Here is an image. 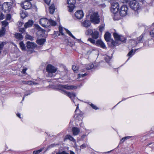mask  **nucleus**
I'll return each instance as SVG.
<instances>
[{
	"mask_svg": "<svg viewBox=\"0 0 154 154\" xmlns=\"http://www.w3.org/2000/svg\"><path fill=\"white\" fill-rule=\"evenodd\" d=\"M90 21L94 24H97L100 22V18L97 12H94L90 15Z\"/></svg>",
	"mask_w": 154,
	"mask_h": 154,
	"instance_id": "nucleus-1",
	"label": "nucleus"
},
{
	"mask_svg": "<svg viewBox=\"0 0 154 154\" xmlns=\"http://www.w3.org/2000/svg\"><path fill=\"white\" fill-rule=\"evenodd\" d=\"M57 69L52 65L49 64L47 65L46 67V70L48 72V76L51 77L53 76V73L56 72Z\"/></svg>",
	"mask_w": 154,
	"mask_h": 154,
	"instance_id": "nucleus-2",
	"label": "nucleus"
},
{
	"mask_svg": "<svg viewBox=\"0 0 154 154\" xmlns=\"http://www.w3.org/2000/svg\"><path fill=\"white\" fill-rule=\"evenodd\" d=\"M129 6L130 8L135 11H137L140 9L139 3L135 0L130 2Z\"/></svg>",
	"mask_w": 154,
	"mask_h": 154,
	"instance_id": "nucleus-3",
	"label": "nucleus"
},
{
	"mask_svg": "<svg viewBox=\"0 0 154 154\" xmlns=\"http://www.w3.org/2000/svg\"><path fill=\"white\" fill-rule=\"evenodd\" d=\"M37 46V45L35 43L32 42H27L26 47L27 48L31 49L28 50V52L29 53H31L34 51L33 49L35 48Z\"/></svg>",
	"mask_w": 154,
	"mask_h": 154,
	"instance_id": "nucleus-4",
	"label": "nucleus"
},
{
	"mask_svg": "<svg viewBox=\"0 0 154 154\" xmlns=\"http://www.w3.org/2000/svg\"><path fill=\"white\" fill-rule=\"evenodd\" d=\"M128 11V8L127 6L125 5H123L119 10L120 14L121 16H125L127 14Z\"/></svg>",
	"mask_w": 154,
	"mask_h": 154,
	"instance_id": "nucleus-5",
	"label": "nucleus"
},
{
	"mask_svg": "<svg viewBox=\"0 0 154 154\" xmlns=\"http://www.w3.org/2000/svg\"><path fill=\"white\" fill-rule=\"evenodd\" d=\"M58 87L62 91L63 90L62 89L65 88L67 90H73L77 88V87L76 86H74L73 85H59Z\"/></svg>",
	"mask_w": 154,
	"mask_h": 154,
	"instance_id": "nucleus-6",
	"label": "nucleus"
},
{
	"mask_svg": "<svg viewBox=\"0 0 154 154\" xmlns=\"http://www.w3.org/2000/svg\"><path fill=\"white\" fill-rule=\"evenodd\" d=\"M119 5L117 2H114L112 4L111 7V11L114 14H116L119 11Z\"/></svg>",
	"mask_w": 154,
	"mask_h": 154,
	"instance_id": "nucleus-7",
	"label": "nucleus"
},
{
	"mask_svg": "<svg viewBox=\"0 0 154 154\" xmlns=\"http://www.w3.org/2000/svg\"><path fill=\"white\" fill-rule=\"evenodd\" d=\"M75 0H67V3L69 5L68 7L69 8V11L72 12L75 6L74 4L75 3Z\"/></svg>",
	"mask_w": 154,
	"mask_h": 154,
	"instance_id": "nucleus-8",
	"label": "nucleus"
},
{
	"mask_svg": "<svg viewBox=\"0 0 154 154\" xmlns=\"http://www.w3.org/2000/svg\"><path fill=\"white\" fill-rule=\"evenodd\" d=\"M49 20L46 18H41L39 20L40 24L43 27H47L49 26Z\"/></svg>",
	"mask_w": 154,
	"mask_h": 154,
	"instance_id": "nucleus-9",
	"label": "nucleus"
},
{
	"mask_svg": "<svg viewBox=\"0 0 154 154\" xmlns=\"http://www.w3.org/2000/svg\"><path fill=\"white\" fill-rule=\"evenodd\" d=\"M91 21L86 19L81 22V26L82 27H85L86 28L90 27L91 25Z\"/></svg>",
	"mask_w": 154,
	"mask_h": 154,
	"instance_id": "nucleus-10",
	"label": "nucleus"
},
{
	"mask_svg": "<svg viewBox=\"0 0 154 154\" xmlns=\"http://www.w3.org/2000/svg\"><path fill=\"white\" fill-rule=\"evenodd\" d=\"M21 6L25 9H28L31 7V4L29 2L26 1L23 2V4L21 5Z\"/></svg>",
	"mask_w": 154,
	"mask_h": 154,
	"instance_id": "nucleus-11",
	"label": "nucleus"
},
{
	"mask_svg": "<svg viewBox=\"0 0 154 154\" xmlns=\"http://www.w3.org/2000/svg\"><path fill=\"white\" fill-rule=\"evenodd\" d=\"M143 37V34H142L139 37L137 38L136 41L132 39L130 40V42L132 43H134L135 45H136L138 43L141 42Z\"/></svg>",
	"mask_w": 154,
	"mask_h": 154,
	"instance_id": "nucleus-12",
	"label": "nucleus"
},
{
	"mask_svg": "<svg viewBox=\"0 0 154 154\" xmlns=\"http://www.w3.org/2000/svg\"><path fill=\"white\" fill-rule=\"evenodd\" d=\"M61 93L65 94L66 95L72 100V98H75L76 97L75 94V93H72L64 90H62Z\"/></svg>",
	"mask_w": 154,
	"mask_h": 154,
	"instance_id": "nucleus-13",
	"label": "nucleus"
},
{
	"mask_svg": "<svg viewBox=\"0 0 154 154\" xmlns=\"http://www.w3.org/2000/svg\"><path fill=\"white\" fill-rule=\"evenodd\" d=\"M75 17L78 19H82L84 16V14L82 10H79L77 11L75 14Z\"/></svg>",
	"mask_w": 154,
	"mask_h": 154,
	"instance_id": "nucleus-14",
	"label": "nucleus"
},
{
	"mask_svg": "<svg viewBox=\"0 0 154 154\" xmlns=\"http://www.w3.org/2000/svg\"><path fill=\"white\" fill-rule=\"evenodd\" d=\"M79 104L77 105V106L75 111V112L76 114L77 115V117H80L82 118V117L83 114V113L82 112H81L79 109Z\"/></svg>",
	"mask_w": 154,
	"mask_h": 154,
	"instance_id": "nucleus-15",
	"label": "nucleus"
},
{
	"mask_svg": "<svg viewBox=\"0 0 154 154\" xmlns=\"http://www.w3.org/2000/svg\"><path fill=\"white\" fill-rule=\"evenodd\" d=\"M97 45L103 48H106V46L104 44L101 40H98L96 42Z\"/></svg>",
	"mask_w": 154,
	"mask_h": 154,
	"instance_id": "nucleus-16",
	"label": "nucleus"
},
{
	"mask_svg": "<svg viewBox=\"0 0 154 154\" xmlns=\"http://www.w3.org/2000/svg\"><path fill=\"white\" fill-rule=\"evenodd\" d=\"M34 23L33 21L32 20H29L24 25V27L25 28L31 27L32 26Z\"/></svg>",
	"mask_w": 154,
	"mask_h": 154,
	"instance_id": "nucleus-17",
	"label": "nucleus"
},
{
	"mask_svg": "<svg viewBox=\"0 0 154 154\" xmlns=\"http://www.w3.org/2000/svg\"><path fill=\"white\" fill-rule=\"evenodd\" d=\"M111 34H110L108 32H106L104 36V37L105 38V39L106 42H109L110 40V37H111Z\"/></svg>",
	"mask_w": 154,
	"mask_h": 154,
	"instance_id": "nucleus-18",
	"label": "nucleus"
},
{
	"mask_svg": "<svg viewBox=\"0 0 154 154\" xmlns=\"http://www.w3.org/2000/svg\"><path fill=\"white\" fill-rule=\"evenodd\" d=\"M45 42V39L44 38L39 39L37 40L36 43L39 45H43Z\"/></svg>",
	"mask_w": 154,
	"mask_h": 154,
	"instance_id": "nucleus-19",
	"label": "nucleus"
},
{
	"mask_svg": "<svg viewBox=\"0 0 154 154\" xmlns=\"http://www.w3.org/2000/svg\"><path fill=\"white\" fill-rule=\"evenodd\" d=\"M15 37L17 39L19 40H21L23 38V36L21 34L18 33H16L15 34Z\"/></svg>",
	"mask_w": 154,
	"mask_h": 154,
	"instance_id": "nucleus-20",
	"label": "nucleus"
},
{
	"mask_svg": "<svg viewBox=\"0 0 154 154\" xmlns=\"http://www.w3.org/2000/svg\"><path fill=\"white\" fill-rule=\"evenodd\" d=\"M92 38L95 39H97L98 37L99 32L97 31L93 32L91 35Z\"/></svg>",
	"mask_w": 154,
	"mask_h": 154,
	"instance_id": "nucleus-21",
	"label": "nucleus"
},
{
	"mask_svg": "<svg viewBox=\"0 0 154 154\" xmlns=\"http://www.w3.org/2000/svg\"><path fill=\"white\" fill-rule=\"evenodd\" d=\"M55 10V6L54 4H52L49 8V11L51 14H53Z\"/></svg>",
	"mask_w": 154,
	"mask_h": 154,
	"instance_id": "nucleus-22",
	"label": "nucleus"
},
{
	"mask_svg": "<svg viewBox=\"0 0 154 154\" xmlns=\"http://www.w3.org/2000/svg\"><path fill=\"white\" fill-rule=\"evenodd\" d=\"M79 131H80L78 128L76 127H73L72 128V132L74 135H77L79 132Z\"/></svg>",
	"mask_w": 154,
	"mask_h": 154,
	"instance_id": "nucleus-23",
	"label": "nucleus"
},
{
	"mask_svg": "<svg viewBox=\"0 0 154 154\" xmlns=\"http://www.w3.org/2000/svg\"><path fill=\"white\" fill-rule=\"evenodd\" d=\"M2 8L3 9H5V10L7 11H9L10 8L7 3H4L2 5Z\"/></svg>",
	"mask_w": 154,
	"mask_h": 154,
	"instance_id": "nucleus-24",
	"label": "nucleus"
},
{
	"mask_svg": "<svg viewBox=\"0 0 154 154\" xmlns=\"http://www.w3.org/2000/svg\"><path fill=\"white\" fill-rule=\"evenodd\" d=\"M49 26L50 25H51L52 26H55L56 24L57 23L55 21L51 19H50L49 20Z\"/></svg>",
	"mask_w": 154,
	"mask_h": 154,
	"instance_id": "nucleus-25",
	"label": "nucleus"
},
{
	"mask_svg": "<svg viewBox=\"0 0 154 154\" xmlns=\"http://www.w3.org/2000/svg\"><path fill=\"white\" fill-rule=\"evenodd\" d=\"M113 36L115 38V39L117 41H119V39L121 35H119L116 32H114L113 33Z\"/></svg>",
	"mask_w": 154,
	"mask_h": 154,
	"instance_id": "nucleus-26",
	"label": "nucleus"
},
{
	"mask_svg": "<svg viewBox=\"0 0 154 154\" xmlns=\"http://www.w3.org/2000/svg\"><path fill=\"white\" fill-rule=\"evenodd\" d=\"M65 138L66 139H69L73 142L75 141V140L72 136L69 135H66Z\"/></svg>",
	"mask_w": 154,
	"mask_h": 154,
	"instance_id": "nucleus-27",
	"label": "nucleus"
},
{
	"mask_svg": "<svg viewBox=\"0 0 154 154\" xmlns=\"http://www.w3.org/2000/svg\"><path fill=\"white\" fill-rule=\"evenodd\" d=\"M21 49L23 51L26 50V46L23 41L19 43Z\"/></svg>",
	"mask_w": 154,
	"mask_h": 154,
	"instance_id": "nucleus-28",
	"label": "nucleus"
},
{
	"mask_svg": "<svg viewBox=\"0 0 154 154\" xmlns=\"http://www.w3.org/2000/svg\"><path fill=\"white\" fill-rule=\"evenodd\" d=\"M94 67V65L92 63H89L86 65V68L87 70H90Z\"/></svg>",
	"mask_w": 154,
	"mask_h": 154,
	"instance_id": "nucleus-29",
	"label": "nucleus"
},
{
	"mask_svg": "<svg viewBox=\"0 0 154 154\" xmlns=\"http://www.w3.org/2000/svg\"><path fill=\"white\" fill-rule=\"evenodd\" d=\"M5 28L2 27V29L0 30V37L3 36L5 34Z\"/></svg>",
	"mask_w": 154,
	"mask_h": 154,
	"instance_id": "nucleus-30",
	"label": "nucleus"
},
{
	"mask_svg": "<svg viewBox=\"0 0 154 154\" xmlns=\"http://www.w3.org/2000/svg\"><path fill=\"white\" fill-rule=\"evenodd\" d=\"M93 32L92 30L91 29H88L86 30L85 34L87 35H92Z\"/></svg>",
	"mask_w": 154,
	"mask_h": 154,
	"instance_id": "nucleus-31",
	"label": "nucleus"
},
{
	"mask_svg": "<svg viewBox=\"0 0 154 154\" xmlns=\"http://www.w3.org/2000/svg\"><path fill=\"white\" fill-rule=\"evenodd\" d=\"M26 39H27L30 40L31 41L33 40V38L32 36L29 35L28 34L26 33L25 36Z\"/></svg>",
	"mask_w": 154,
	"mask_h": 154,
	"instance_id": "nucleus-32",
	"label": "nucleus"
},
{
	"mask_svg": "<svg viewBox=\"0 0 154 154\" xmlns=\"http://www.w3.org/2000/svg\"><path fill=\"white\" fill-rule=\"evenodd\" d=\"M67 33L69 34V35L72 38L74 39H75V38L72 34L71 33L70 31L68 30L67 29H65Z\"/></svg>",
	"mask_w": 154,
	"mask_h": 154,
	"instance_id": "nucleus-33",
	"label": "nucleus"
},
{
	"mask_svg": "<svg viewBox=\"0 0 154 154\" xmlns=\"http://www.w3.org/2000/svg\"><path fill=\"white\" fill-rule=\"evenodd\" d=\"M2 27H6L8 24V23L6 21H4L2 22Z\"/></svg>",
	"mask_w": 154,
	"mask_h": 154,
	"instance_id": "nucleus-34",
	"label": "nucleus"
},
{
	"mask_svg": "<svg viewBox=\"0 0 154 154\" xmlns=\"http://www.w3.org/2000/svg\"><path fill=\"white\" fill-rule=\"evenodd\" d=\"M36 28L37 29H38L39 31H41L42 33L45 32V30L42 29L39 26L37 25L36 26Z\"/></svg>",
	"mask_w": 154,
	"mask_h": 154,
	"instance_id": "nucleus-35",
	"label": "nucleus"
},
{
	"mask_svg": "<svg viewBox=\"0 0 154 154\" xmlns=\"http://www.w3.org/2000/svg\"><path fill=\"white\" fill-rule=\"evenodd\" d=\"M72 69L75 72H77L78 69V67L75 65H73Z\"/></svg>",
	"mask_w": 154,
	"mask_h": 154,
	"instance_id": "nucleus-36",
	"label": "nucleus"
},
{
	"mask_svg": "<svg viewBox=\"0 0 154 154\" xmlns=\"http://www.w3.org/2000/svg\"><path fill=\"white\" fill-rule=\"evenodd\" d=\"M38 84L37 83L34 82L32 81H29L27 82V85H37Z\"/></svg>",
	"mask_w": 154,
	"mask_h": 154,
	"instance_id": "nucleus-37",
	"label": "nucleus"
},
{
	"mask_svg": "<svg viewBox=\"0 0 154 154\" xmlns=\"http://www.w3.org/2000/svg\"><path fill=\"white\" fill-rule=\"evenodd\" d=\"M104 59L107 63H108L111 59L110 57L107 56L104 57Z\"/></svg>",
	"mask_w": 154,
	"mask_h": 154,
	"instance_id": "nucleus-38",
	"label": "nucleus"
},
{
	"mask_svg": "<svg viewBox=\"0 0 154 154\" xmlns=\"http://www.w3.org/2000/svg\"><path fill=\"white\" fill-rule=\"evenodd\" d=\"M88 41L90 42L91 43L94 44H95V40L91 38H89L88 39Z\"/></svg>",
	"mask_w": 154,
	"mask_h": 154,
	"instance_id": "nucleus-39",
	"label": "nucleus"
},
{
	"mask_svg": "<svg viewBox=\"0 0 154 154\" xmlns=\"http://www.w3.org/2000/svg\"><path fill=\"white\" fill-rule=\"evenodd\" d=\"M32 92L30 91H27V92L24 94L22 100L23 101L24 100L25 97L30 94Z\"/></svg>",
	"mask_w": 154,
	"mask_h": 154,
	"instance_id": "nucleus-40",
	"label": "nucleus"
},
{
	"mask_svg": "<svg viewBox=\"0 0 154 154\" xmlns=\"http://www.w3.org/2000/svg\"><path fill=\"white\" fill-rule=\"evenodd\" d=\"M104 25L103 24H101L99 26V31L100 32H102L104 28Z\"/></svg>",
	"mask_w": 154,
	"mask_h": 154,
	"instance_id": "nucleus-41",
	"label": "nucleus"
},
{
	"mask_svg": "<svg viewBox=\"0 0 154 154\" xmlns=\"http://www.w3.org/2000/svg\"><path fill=\"white\" fill-rule=\"evenodd\" d=\"M5 44V42H0V54L1 53V51L2 49Z\"/></svg>",
	"mask_w": 154,
	"mask_h": 154,
	"instance_id": "nucleus-42",
	"label": "nucleus"
},
{
	"mask_svg": "<svg viewBox=\"0 0 154 154\" xmlns=\"http://www.w3.org/2000/svg\"><path fill=\"white\" fill-rule=\"evenodd\" d=\"M125 40V38L123 36L121 35L120 37L119 41H120L122 42H124Z\"/></svg>",
	"mask_w": 154,
	"mask_h": 154,
	"instance_id": "nucleus-43",
	"label": "nucleus"
},
{
	"mask_svg": "<svg viewBox=\"0 0 154 154\" xmlns=\"http://www.w3.org/2000/svg\"><path fill=\"white\" fill-rule=\"evenodd\" d=\"M111 44L113 46H116L118 45V43L116 41H114L113 40H111Z\"/></svg>",
	"mask_w": 154,
	"mask_h": 154,
	"instance_id": "nucleus-44",
	"label": "nucleus"
},
{
	"mask_svg": "<svg viewBox=\"0 0 154 154\" xmlns=\"http://www.w3.org/2000/svg\"><path fill=\"white\" fill-rule=\"evenodd\" d=\"M59 32L61 33V34L63 35H64V33L63 32V30L62 28L59 26Z\"/></svg>",
	"mask_w": 154,
	"mask_h": 154,
	"instance_id": "nucleus-45",
	"label": "nucleus"
},
{
	"mask_svg": "<svg viewBox=\"0 0 154 154\" xmlns=\"http://www.w3.org/2000/svg\"><path fill=\"white\" fill-rule=\"evenodd\" d=\"M57 145V144H55V143L52 144L47 147V149L54 147Z\"/></svg>",
	"mask_w": 154,
	"mask_h": 154,
	"instance_id": "nucleus-46",
	"label": "nucleus"
},
{
	"mask_svg": "<svg viewBox=\"0 0 154 154\" xmlns=\"http://www.w3.org/2000/svg\"><path fill=\"white\" fill-rule=\"evenodd\" d=\"M150 35L151 36L154 37V28L150 31Z\"/></svg>",
	"mask_w": 154,
	"mask_h": 154,
	"instance_id": "nucleus-47",
	"label": "nucleus"
},
{
	"mask_svg": "<svg viewBox=\"0 0 154 154\" xmlns=\"http://www.w3.org/2000/svg\"><path fill=\"white\" fill-rule=\"evenodd\" d=\"M11 18V15L9 14H8L6 16V19L7 20H10Z\"/></svg>",
	"mask_w": 154,
	"mask_h": 154,
	"instance_id": "nucleus-48",
	"label": "nucleus"
},
{
	"mask_svg": "<svg viewBox=\"0 0 154 154\" xmlns=\"http://www.w3.org/2000/svg\"><path fill=\"white\" fill-rule=\"evenodd\" d=\"M133 50H131L128 54V56H130V57L133 54Z\"/></svg>",
	"mask_w": 154,
	"mask_h": 154,
	"instance_id": "nucleus-49",
	"label": "nucleus"
},
{
	"mask_svg": "<svg viewBox=\"0 0 154 154\" xmlns=\"http://www.w3.org/2000/svg\"><path fill=\"white\" fill-rule=\"evenodd\" d=\"M131 137H130V136H127V137H125L122 138V140H121V141L123 142V141H124L125 140H126L130 138H131Z\"/></svg>",
	"mask_w": 154,
	"mask_h": 154,
	"instance_id": "nucleus-50",
	"label": "nucleus"
},
{
	"mask_svg": "<svg viewBox=\"0 0 154 154\" xmlns=\"http://www.w3.org/2000/svg\"><path fill=\"white\" fill-rule=\"evenodd\" d=\"M87 74L86 73H85L84 74H78V78H79L80 77H84Z\"/></svg>",
	"mask_w": 154,
	"mask_h": 154,
	"instance_id": "nucleus-51",
	"label": "nucleus"
},
{
	"mask_svg": "<svg viewBox=\"0 0 154 154\" xmlns=\"http://www.w3.org/2000/svg\"><path fill=\"white\" fill-rule=\"evenodd\" d=\"M94 109L96 110L98 109V108L95 105L93 104L90 105Z\"/></svg>",
	"mask_w": 154,
	"mask_h": 154,
	"instance_id": "nucleus-52",
	"label": "nucleus"
},
{
	"mask_svg": "<svg viewBox=\"0 0 154 154\" xmlns=\"http://www.w3.org/2000/svg\"><path fill=\"white\" fill-rule=\"evenodd\" d=\"M27 70V68H25L23 69L21 72L23 74H25L26 73V72Z\"/></svg>",
	"mask_w": 154,
	"mask_h": 154,
	"instance_id": "nucleus-53",
	"label": "nucleus"
},
{
	"mask_svg": "<svg viewBox=\"0 0 154 154\" xmlns=\"http://www.w3.org/2000/svg\"><path fill=\"white\" fill-rule=\"evenodd\" d=\"M19 31L20 32L22 33H23L25 32V30L24 29V28H21L20 29H19Z\"/></svg>",
	"mask_w": 154,
	"mask_h": 154,
	"instance_id": "nucleus-54",
	"label": "nucleus"
},
{
	"mask_svg": "<svg viewBox=\"0 0 154 154\" xmlns=\"http://www.w3.org/2000/svg\"><path fill=\"white\" fill-rule=\"evenodd\" d=\"M45 3L47 5H49L51 2V0H44Z\"/></svg>",
	"mask_w": 154,
	"mask_h": 154,
	"instance_id": "nucleus-55",
	"label": "nucleus"
},
{
	"mask_svg": "<svg viewBox=\"0 0 154 154\" xmlns=\"http://www.w3.org/2000/svg\"><path fill=\"white\" fill-rule=\"evenodd\" d=\"M121 1L123 3H127L130 0H121Z\"/></svg>",
	"mask_w": 154,
	"mask_h": 154,
	"instance_id": "nucleus-56",
	"label": "nucleus"
},
{
	"mask_svg": "<svg viewBox=\"0 0 154 154\" xmlns=\"http://www.w3.org/2000/svg\"><path fill=\"white\" fill-rule=\"evenodd\" d=\"M86 146V145L85 144H83L80 146V148H85Z\"/></svg>",
	"mask_w": 154,
	"mask_h": 154,
	"instance_id": "nucleus-57",
	"label": "nucleus"
},
{
	"mask_svg": "<svg viewBox=\"0 0 154 154\" xmlns=\"http://www.w3.org/2000/svg\"><path fill=\"white\" fill-rule=\"evenodd\" d=\"M42 149H41L38 150L37 151H36L37 152V154H38L41 152L42 151Z\"/></svg>",
	"mask_w": 154,
	"mask_h": 154,
	"instance_id": "nucleus-58",
	"label": "nucleus"
},
{
	"mask_svg": "<svg viewBox=\"0 0 154 154\" xmlns=\"http://www.w3.org/2000/svg\"><path fill=\"white\" fill-rule=\"evenodd\" d=\"M61 154H68V153H67L65 151H63L62 152H61Z\"/></svg>",
	"mask_w": 154,
	"mask_h": 154,
	"instance_id": "nucleus-59",
	"label": "nucleus"
},
{
	"mask_svg": "<svg viewBox=\"0 0 154 154\" xmlns=\"http://www.w3.org/2000/svg\"><path fill=\"white\" fill-rule=\"evenodd\" d=\"M22 84L25 85H27V82L23 81L22 82Z\"/></svg>",
	"mask_w": 154,
	"mask_h": 154,
	"instance_id": "nucleus-60",
	"label": "nucleus"
},
{
	"mask_svg": "<svg viewBox=\"0 0 154 154\" xmlns=\"http://www.w3.org/2000/svg\"><path fill=\"white\" fill-rule=\"evenodd\" d=\"M17 116L19 117V118H21V117H20V113H17Z\"/></svg>",
	"mask_w": 154,
	"mask_h": 154,
	"instance_id": "nucleus-61",
	"label": "nucleus"
},
{
	"mask_svg": "<svg viewBox=\"0 0 154 154\" xmlns=\"http://www.w3.org/2000/svg\"><path fill=\"white\" fill-rule=\"evenodd\" d=\"M152 144L153 145H154V143H150L147 144V146H150L151 144Z\"/></svg>",
	"mask_w": 154,
	"mask_h": 154,
	"instance_id": "nucleus-62",
	"label": "nucleus"
},
{
	"mask_svg": "<svg viewBox=\"0 0 154 154\" xmlns=\"http://www.w3.org/2000/svg\"><path fill=\"white\" fill-rule=\"evenodd\" d=\"M24 15V13H22L21 14V17L22 18H24L25 17V16H23V15Z\"/></svg>",
	"mask_w": 154,
	"mask_h": 154,
	"instance_id": "nucleus-63",
	"label": "nucleus"
},
{
	"mask_svg": "<svg viewBox=\"0 0 154 154\" xmlns=\"http://www.w3.org/2000/svg\"><path fill=\"white\" fill-rule=\"evenodd\" d=\"M33 154H38L37 153V152L36 151H34L33 152Z\"/></svg>",
	"mask_w": 154,
	"mask_h": 154,
	"instance_id": "nucleus-64",
	"label": "nucleus"
}]
</instances>
